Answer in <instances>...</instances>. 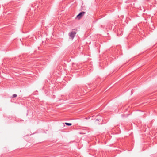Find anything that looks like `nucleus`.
Here are the masks:
<instances>
[{
	"label": "nucleus",
	"instance_id": "nucleus-1",
	"mask_svg": "<svg viewBox=\"0 0 157 157\" xmlns=\"http://www.w3.org/2000/svg\"><path fill=\"white\" fill-rule=\"evenodd\" d=\"M76 34V31H72L69 33V35L70 37L72 39L74 37Z\"/></svg>",
	"mask_w": 157,
	"mask_h": 157
},
{
	"label": "nucleus",
	"instance_id": "nucleus-2",
	"mask_svg": "<svg viewBox=\"0 0 157 157\" xmlns=\"http://www.w3.org/2000/svg\"><path fill=\"white\" fill-rule=\"evenodd\" d=\"M85 13V12L84 11L81 12L76 17V19H79L81 18V17L83 16Z\"/></svg>",
	"mask_w": 157,
	"mask_h": 157
},
{
	"label": "nucleus",
	"instance_id": "nucleus-3",
	"mask_svg": "<svg viewBox=\"0 0 157 157\" xmlns=\"http://www.w3.org/2000/svg\"><path fill=\"white\" fill-rule=\"evenodd\" d=\"M65 124L66 125H68V126H71L72 125L71 123H67V122L65 123Z\"/></svg>",
	"mask_w": 157,
	"mask_h": 157
},
{
	"label": "nucleus",
	"instance_id": "nucleus-4",
	"mask_svg": "<svg viewBox=\"0 0 157 157\" xmlns=\"http://www.w3.org/2000/svg\"><path fill=\"white\" fill-rule=\"evenodd\" d=\"M17 96V95L16 94H14L13 95L12 97L13 98H15Z\"/></svg>",
	"mask_w": 157,
	"mask_h": 157
},
{
	"label": "nucleus",
	"instance_id": "nucleus-5",
	"mask_svg": "<svg viewBox=\"0 0 157 157\" xmlns=\"http://www.w3.org/2000/svg\"><path fill=\"white\" fill-rule=\"evenodd\" d=\"M73 30H75V29H73Z\"/></svg>",
	"mask_w": 157,
	"mask_h": 157
}]
</instances>
